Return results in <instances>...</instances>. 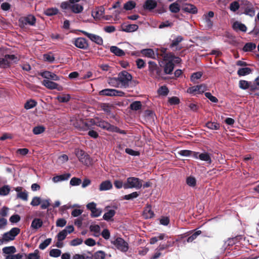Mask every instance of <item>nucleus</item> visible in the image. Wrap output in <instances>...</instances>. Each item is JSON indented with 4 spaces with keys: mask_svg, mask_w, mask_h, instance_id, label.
I'll return each instance as SVG.
<instances>
[{
    "mask_svg": "<svg viewBox=\"0 0 259 259\" xmlns=\"http://www.w3.org/2000/svg\"><path fill=\"white\" fill-rule=\"evenodd\" d=\"M182 10L185 12L192 14H196L198 12V9L196 6L192 4L182 3Z\"/></svg>",
    "mask_w": 259,
    "mask_h": 259,
    "instance_id": "15",
    "label": "nucleus"
},
{
    "mask_svg": "<svg viewBox=\"0 0 259 259\" xmlns=\"http://www.w3.org/2000/svg\"><path fill=\"white\" fill-rule=\"evenodd\" d=\"M148 71L149 75L153 78L160 79L162 77V69L153 61L148 62Z\"/></svg>",
    "mask_w": 259,
    "mask_h": 259,
    "instance_id": "2",
    "label": "nucleus"
},
{
    "mask_svg": "<svg viewBox=\"0 0 259 259\" xmlns=\"http://www.w3.org/2000/svg\"><path fill=\"white\" fill-rule=\"evenodd\" d=\"M74 45L79 49H86L88 47V44L86 39L82 37H78L74 41Z\"/></svg>",
    "mask_w": 259,
    "mask_h": 259,
    "instance_id": "17",
    "label": "nucleus"
},
{
    "mask_svg": "<svg viewBox=\"0 0 259 259\" xmlns=\"http://www.w3.org/2000/svg\"><path fill=\"white\" fill-rule=\"evenodd\" d=\"M70 176L71 175L70 174L66 173L54 177L52 179V180L54 183H58L68 180L70 177Z\"/></svg>",
    "mask_w": 259,
    "mask_h": 259,
    "instance_id": "23",
    "label": "nucleus"
},
{
    "mask_svg": "<svg viewBox=\"0 0 259 259\" xmlns=\"http://www.w3.org/2000/svg\"><path fill=\"white\" fill-rule=\"evenodd\" d=\"M41 198L39 197L35 196L32 198L30 202V205L33 206H37L41 203Z\"/></svg>",
    "mask_w": 259,
    "mask_h": 259,
    "instance_id": "62",
    "label": "nucleus"
},
{
    "mask_svg": "<svg viewBox=\"0 0 259 259\" xmlns=\"http://www.w3.org/2000/svg\"><path fill=\"white\" fill-rule=\"evenodd\" d=\"M140 195V192H134L131 194L125 195L123 196V199L128 200L137 198Z\"/></svg>",
    "mask_w": 259,
    "mask_h": 259,
    "instance_id": "46",
    "label": "nucleus"
},
{
    "mask_svg": "<svg viewBox=\"0 0 259 259\" xmlns=\"http://www.w3.org/2000/svg\"><path fill=\"white\" fill-rule=\"evenodd\" d=\"M157 2L155 0H146L143 5L145 10L151 11L157 6Z\"/></svg>",
    "mask_w": 259,
    "mask_h": 259,
    "instance_id": "20",
    "label": "nucleus"
},
{
    "mask_svg": "<svg viewBox=\"0 0 259 259\" xmlns=\"http://www.w3.org/2000/svg\"><path fill=\"white\" fill-rule=\"evenodd\" d=\"M42 84L50 90H58V84L52 80H44L42 82Z\"/></svg>",
    "mask_w": 259,
    "mask_h": 259,
    "instance_id": "22",
    "label": "nucleus"
},
{
    "mask_svg": "<svg viewBox=\"0 0 259 259\" xmlns=\"http://www.w3.org/2000/svg\"><path fill=\"white\" fill-rule=\"evenodd\" d=\"M2 250L3 253L7 254L14 253L16 252V249L14 246L5 247Z\"/></svg>",
    "mask_w": 259,
    "mask_h": 259,
    "instance_id": "41",
    "label": "nucleus"
},
{
    "mask_svg": "<svg viewBox=\"0 0 259 259\" xmlns=\"http://www.w3.org/2000/svg\"><path fill=\"white\" fill-rule=\"evenodd\" d=\"M40 208L42 209H47L50 205V199H44L41 200Z\"/></svg>",
    "mask_w": 259,
    "mask_h": 259,
    "instance_id": "60",
    "label": "nucleus"
},
{
    "mask_svg": "<svg viewBox=\"0 0 259 259\" xmlns=\"http://www.w3.org/2000/svg\"><path fill=\"white\" fill-rule=\"evenodd\" d=\"M169 91L166 86H162L158 90V93L160 95L166 96L168 94Z\"/></svg>",
    "mask_w": 259,
    "mask_h": 259,
    "instance_id": "58",
    "label": "nucleus"
},
{
    "mask_svg": "<svg viewBox=\"0 0 259 259\" xmlns=\"http://www.w3.org/2000/svg\"><path fill=\"white\" fill-rule=\"evenodd\" d=\"M183 40L182 36L179 35L177 36L174 39L172 40L171 44L170 45V47L173 48L176 47V50H180L181 48L178 47L179 44Z\"/></svg>",
    "mask_w": 259,
    "mask_h": 259,
    "instance_id": "27",
    "label": "nucleus"
},
{
    "mask_svg": "<svg viewBox=\"0 0 259 259\" xmlns=\"http://www.w3.org/2000/svg\"><path fill=\"white\" fill-rule=\"evenodd\" d=\"M51 241V238H47L39 245V248L41 250L45 249L50 244Z\"/></svg>",
    "mask_w": 259,
    "mask_h": 259,
    "instance_id": "51",
    "label": "nucleus"
},
{
    "mask_svg": "<svg viewBox=\"0 0 259 259\" xmlns=\"http://www.w3.org/2000/svg\"><path fill=\"white\" fill-rule=\"evenodd\" d=\"M82 33L87 36L91 40L95 42L98 45H102L103 44V40L102 38L96 34L90 33L85 31H82Z\"/></svg>",
    "mask_w": 259,
    "mask_h": 259,
    "instance_id": "13",
    "label": "nucleus"
},
{
    "mask_svg": "<svg viewBox=\"0 0 259 259\" xmlns=\"http://www.w3.org/2000/svg\"><path fill=\"white\" fill-rule=\"evenodd\" d=\"M59 10L56 8H48L44 11V14L48 16H52L58 14Z\"/></svg>",
    "mask_w": 259,
    "mask_h": 259,
    "instance_id": "36",
    "label": "nucleus"
},
{
    "mask_svg": "<svg viewBox=\"0 0 259 259\" xmlns=\"http://www.w3.org/2000/svg\"><path fill=\"white\" fill-rule=\"evenodd\" d=\"M70 99L69 95H60L57 97L58 100L61 103H67Z\"/></svg>",
    "mask_w": 259,
    "mask_h": 259,
    "instance_id": "52",
    "label": "nucleus"
},
{
    "mask_svg": "<svg viewBox=\"0 0 259 259\" xmlns=\"http://www.w3.org/2000/svg\"><path fill=\"white\" fill-rule=\"evenodd\" d=\"M201 233V231L200 230H197L193 233L190 236H189L187 239V242H192L193 240H194Z\"/></svg>",
    "mask_w": 259,
    "mask_h": 259,
    "instance_id": "54",
    "label": "nucleus"
},
{
    "mask_svg": "<svg viewBox=\"0 0 259 259\" xmlns=\"http://www.w3.org/2000/svg\"><path fill=\"white\" fill-rule=\"evenodd\" d=\"M90 230L93 232V236L98 237L101 235V228L98 225H91L90 227Z\"/></svg>",
    "mask_w": 259,
    "mask_h": 259,
    "instance_id": "30",
    "label": "nucleus"
},
{
    "mask_svg": "<svg viewBox=\"0 0 259 259\" xmlns=\"http://www.w3.org/2000/svg\"><path fill=\"white\" fill-rule=\"evenodd\" d=\"M76 155L79 160L86 165L91 164V161L89 156L85 153L82 150H78L76 152Z\"/></svg>",
    "mask_w": 259,
    "mask_h": 259,
    "instance_id": "12",
    "label": "nucleus"
},
{
    "mask_svg": "<svg viewBox=\"0 0 259 259\" xmlns=\"http://www.w3.org/2000/svg\"><path fill=\"white\" fill-rule=\"evenodd\" d=\"M112 188V184L110 181H105L100 185L99 190L101 191H107Z\"/></svg>",
    "mask_w": 259,
    "mask_h": 259,
    "instance_id": "29",
    "label": "nucleus"
},
{
    "mask_svg": "<svg viewBox=\"0 0 259 259\" xmlns=\"http://www.w3.org/2000/svg\"><path fill=\"white\" fill-rule=\"evenodd\" d=\"M110 52L118 57L123 56L125 55L124 51L116 46H111Z\"/></svg>",
    "mask_w": 259,
    "mask_h": 259,
    "instance_id": "32",
    "label": "nucleus"
},
{
    "mask_svg": "<svg viewBox=\"0 0 259 259\" xmlns=\"http://www.w3.org/2000/svg\"><path fill=\"white\" fill-rule=\"evenodd\" d=\"M115 214V211L114 209H110L104 213L103 216V218L106 221H109L112 220Z\"/></svg>",
    "mask_w": 259,
    "mask_h": 259,
    "instance_id": "35",
    "label": "nucleus"
},
{
    "mask_svg": "<svg viewBox=\"0 0 259 259\" xmlns=\"http://www.w3.org/2000/svg\"><path fill=\"white\" fill-rule=\"evenodd\" d=\"M195 151H192L188 150H183L179 152V154L182 156L188 157L191 156L193 157V153Z\"/></svg>",
    "mask_w": 259,
    "mask_h": 259,
    "instance_id": "61",
    "label": "nucleus"
},
{
    "mask_svg": "<svg viewBox=\"0 0 259 259\" xmlns=\"http://www.w3.org/2000/svg\"><path fill=\"white\" fill-rule=\"evenodd\" d=\"M213 16L214 13L212 11H209L208 13L203 15L202 21L206 29H210L212 27L213 22L210 18Z\"/></svg>",
    "mask_w": 259,
    "mask_h": 259,
    "instance_id": "11",
    "label": "nucleus"
},
{
    "mask_svg": "<svg viewBox=\"0 0 259 259\" xmlns=\"http://www.w3.org/2000/svg\"><path fill=\"white\" fill-rule=\"evenodd\" d=\"M187 92L191 95L199 94V88L198 87V85L189 88L187 90Z\"/></svg>",
    "mask_w": 259,
    "mask_h": 259,
    "instance_id": "57",
    "label": "nucleus"
},
{
    "mask_svg": "<svg viewBox=\"0 0 259 259\" xmlns=\"http://www.w3.org/2000/svg\"><path fill=\"white\" fill-rule=\"evenodd\" d=\"M184 0H177L176 2L170 4L169 6V11L173 13H177L180 10V6L179 4L182 5Z\"/></svg>",
    "mask_w": 259,
    "mask_h": 259,
    "instance_id": "19",
    "label": "nucleus"
},
{
    "mask_svg": "<svg viewBox=\"0 0 259 259\" xmlns=\"http://www.w3.org/2000/svg\"><path fill=\"white\" fill-rule=\"evenodd\" d=\"M175 64L171 59L166 62L164 66V72L165 74H171L174 70Z\"/></svg>",
    "mask_w": 259,
    "mask_h": 259,
    "instance_id": "18",
    "label": "nucleus"
},
{
    "mask_svg": "<svg viewBox=\"0 0 259 259\" xmlns=\"http://www.w3.org/2000/svg\"><path fill=\"white\" fill-rule=\"evenodd\" d=\"M20 232V229L19 228L14 227L9 231L4 233L2 238L0 239V245L14 240Z\"/></svg>",
    "mask_w": 259,
    "mask_h": 259,
    "instance_id": "1",
    "label": "nucleus"
},
{
    "mask_svg": "<svg viewBox=\"0 0 259 259\" xmlns=\"http://www.w3.org/2000/svg\"><path fill=\"white\" fill-rule=\"evenodd\" d=\"M112 243L116 248L122 252H125L128 250V245L122 238L118 237Z\"/></svg>",
    "mask_w": 259,
    "mask_h": 259,
    "instance_id": "9",
    "label": "nucleus"
},
{
    "mask_svg": "<svg viewBox=\"0 0 259 259\" xmlns=\"http://www.w3.org/2000/svg\"><path fill=\"white\" fill-rule=\"evenodd\" d=\"M40 75L45 78L44 80L57 81L60 79V77L55 73L49 71H43L40 73Z\"/></svg>",
    "mask_w": 259,
    "mask_h": 259,
    "instance_id": "14",
    "label": "nucleus"
},
{
    "mask_svg": "<svg viewBox=\"0 0 259 259\" xmlns=\"http://www.w3.org/2000/svg\"><path fill=\"white\" fill-rule=\"evenodd\" d=\"M61 250L59 249H52L50 251L49 255L51 257H58L61 254Z\"/></svg>",
    "mask_w": 259,
    "mask_h": 259,
    "instance_id": "49",
    "label": "nucleus"
},
{
    "mask_svg": "<svg viewBox=\"0 0 259 259\" xmlns=\"http://www.w3.org/2000/svg\"><path fill=\"white\" fill-rule=\"evenodd\" d=\"M38 250L36 249L32 253H29L25 259H39Z\"/></svg>",
    "mask_w": 259,
    "mask_h": 259,
    "instance_id": "55",
    "label": "nucleus"
},
{
    "mask_svg": "<svg viewBox=\"0 0 259 259\" xmlns=\"http://www.w3.org/2000/svg\"><path fill=\"white\" fill-rule=\"evenodd\" d=\"M139 28L137 24H128L122 27V30L126 32H132L136 31Z\"/></svg>",
    "mask_w": 259,
    "mask_h": 259,
    "instance_id": "31",
    "label": "nucleus"
},
{
    "mask_svg": "<svg viewBox=\"0 0 259 259\" xmlns=\"http://www.w3.org/2000/svg\"><path fill=\"white\" fill-rule=\"evenodd\" d=\"M81 183V180L79 178L76 177L72 178L70 181V184L72 186L79 185Z\"/></svg>",
    "mask_w": 259,
    "mask_h": 259,
    "instance_id": "63",
    "label": "nucleus"
},
{
    "mask_svg": "<svg viewBox=\"0 0 259 259\" xmlns=\"http://www.w3.org/2000/svg\"><path fill=\"white\" fill-rule=\"evenodd\" d=\"M17 61V58L14 55H6L4 58H0V67L6 68L13 62Z\"/></svg>",
    "mask_w": 259,
    "mask_h": 259,
    "instance_id": "6",
    "label": "nucleus"
},
{
    "mask_svg": "<svg viewBox=\"0 0 259 259\" xmlns=\"http://www.w3.org/2000/svg\"><path fill=\"white\" fill-rule=\"evenodd\" d=\"M96 125L105 130H106L108 132H112L113 130V126L111 125L110 123L103 120H98L96 123Z\"/></svg>",
    "mask_w": 259,
    "mask_h": 259,
    "instance_id": "16",
    "label": "nucleus"
},
{
    "mask_svg": "<svg viewBox=\"0 0 259 259\" xmlns=\"http://www.w3.org/2000/svg\"><path fill=\"white\" fill-rule=\"evenodd\" d=\"M186 184L191 187H194L196 185V180L193 176L188 177L186 179Z\"/></svg>",
    "mask_w": 259,
    "mask_h": 259,
    "instance_id": "42",
    "label": "nucleus"
},
{
    "mask_svg": "<svg viewBox=\"0 0 259 259\" xmlns=\"http://www.w3.org/2000/svg\"><path fill=\"white\" fill-rule=\"evenodd\" d=\"M142 56L150 58H155V55L154 51L151 49H145L141 51Z\"/></svg>",
    "mask_w": 259,
    "mask_h": 259,
    "instance_id": "24",
    "label": "nucleus"
},
{
    "mask_svg": "<svg viewBox=\"0 0 259 259\" xmlns=\"http://www.w3.org/2000/svg\"><path fill=\"white\" fill-rule=\"evenodd\" d=\"M232 28L236 31L239 30L245 32L247 30L245 25L238 21H236L233 24Z\"/></svg>",
    "mask_w": 259,
    "mask_h": 259,
    "instance_id": "21",
    "label": "nucleus"
},
{
    "mask_svg": "<svg viewBox=\"0 0 259 259\" xmlns=\"http://www.w3.org/2000/svg\"><path fill=\"white\" fill-rule=\"evenodd\" d=\"M230 9L231 11L235 12L240 8V5L237 1H234L230 4Z\"/></svg>",
    "mask_w": 259,
    "mask_h": 259,
    "instance_id": "56",
    "label": "nucleus"
},
{
    "mask_svg": "<svg viewBox=\"0 0 259 259\" xmlns=\"http://www.w3.org/2000/svg\"><path fill=\"white\" fill-rule=\"evenodd\" d=\"M70 10L75 14L81 13L83 10V7L79 4H71Z\"/></svg>",
    "mask_w": 259,
    "mask_h": 259,
    "instance_id": "28",
    "label": "nucleus"
},
{
    "mask_svg": "<svg viewBox=\"0 0 259 259\" xmlns=\"http://www.w3.org/2000/svg\"><path fill=\"white\" fill-rule=\"evenodd\" d=\"M136 4L134 1H129L124 4L123 9L126 11L132 10L136 7Z\"/></svg>",
    "mask_w": 259,
    "mask_h": 259,
    "instance_id": "40",
    "label": "nucleus"
},
{
    "mask_svg": "<svg viewBox=\"0 0 259 259\" xmlns=\"http://www.w3.org/2000/svg\"><path fill=\"white\" fill-rule=\"evenodd\" d=\"M28 194L26 190H24L21 193L17 194V198H19L23 201H27L28 200Z\"/></svg>",
    "mask_w": 259,
    "mask_h": 259,
    "instance_id": "48",
    "label": "nucleus"
},
{
    "mask_svg": "<svg viewBox=\"0 0 259 259\" xmlns=\"http://www.w3.org/2000/svg\"><path fill=\"white\" fill-rule=\"evenodd\" d=\"M251 82L244 80H241L239 82V87L243 90H246L250 87Z\"/></svg>",
    "mask_w": 259,
    "mask_h": 259,
    "instance_id": "44",
    "label": "nucleus"
},
{
    "mask_svg": "<svg viewBox=\"0 0 259 259\" xmlns=\"http://www.w3.org/2000/svg\"><path fill=\"white\" fill-rule=\"evenodd\" d=\"M101 109L107 114L111 112V106L108 103H101L100 104Z\"/></svg>",
    "mask_w": 259,
    "mask_h": 259,
    "instance_id": "53",
    "label": "nucleus"
},
{
    "mask_svg": "<svg viewBox=\"0 0 259 259\" xmlns=\"http://www.w3.org/2000/svg\"><path fill=\"white\" fill-rule=\"evenodd\" d=\"M240 8L244 10L243 14L251 17L255 15V11L253 5L247 1H243L241 2Z\"/></svg>",
    "mask_w": 259,
    "mask_h": 259,
    "instance_id": "5",
    "label": "nucleus"
},
{
    "mask_svg": "<svg viewBox=\"0 0 259 259\" xmlns=\"http://www.w3.org/2000/svg\"><path fill=\"white\" fill-rule=\"evenodd\" d=\"M43 224V222L40 219H34L31 224V227L34 229H38L40 228Z\"/></svg>",
    "mask_w": 259,
    "mask_h": 259,
    "instance_id": "33",
    "label": "nucleus"
},
{
    "mask_svg": "<svg viewBox=\"0 0 259 259\" xmlns=\"http://www.w3.org/2000/svg\"><path fill=\"white\" fill-rule=\"evenodd\" d=\"M36 104L37 103L34 100H30L25 104L24 108L27 110L30 109L34 107Z\"/></svg>",
    "mask_w": 259,
    "mask_h": 259,
    "instance_id": "50",
    "label": "nucleus"
},
{
    "mask_svg": "<svg viewBox=\"0 0 259 259\" xmlns=\"http://www.w3.org/2000/svg\"><path fill=\"white\" fill-rule=\"evenodd\" d=\"M106 253L102 250H99L95 252L93 255L94 259H105L106 257Z\"/></svg>",
    "mask_w": 259,
    "mask_h": 259,
    "instance_id": "45",
    "label": "nucleus"
},
{
    "mask_svg": "<svg viewBox=\"0 0 259 259\" xmlns=\"http://www.w3.org/2000/svg\"><path fill=\"white\" fill-rule=\"evenodd\" d=\"M67 234L66 233V231L62 230L57 235V240L60 241H63L67 236Z\"/></svg>",
    "mask_w": 259,
    "mask_h": 259,
    "instance_id": "64",
    "label": "nucleus"
},
{
    "mask_svg": "<svg viewBox=\"0 0 259 259\" xmlns=\"http://www.w3.org/2000/svg\"><path fill=\"white\" fill-rule=\"evenodd\" d=\"M10 192V187L9 185H5L0 188V195L7 196Z\"/></svg>",
    "mask_w": 259,
    "mask_h": 259,
    "instance_id": "43",
    "label": "nucleus"
},
{
    "mask_svg": "<svg viewBox=\"0 0 259 259\" xmlns=\"http://www.w3.org/2000/svg\"><path fill=\"white\" fill-rule=\"evenodd\" d=\"M45 130V128L43 126H35L33 128V133L34 135H39L42 133Z\"/></svg>",
    "mask_w": 259,
    "mask_h": 259,
    "instance_id": "59",
    "label": "nucleus"
},
{
    "mask_svg": "<svg viewBox=\"0 0 259 259\" xmlns=\"http://www.w3.org/2000/svg\"><path fill=\"white\" fill-rule=\"evenodd\" d=\"M99 95L101 96H118L123 97L124 96V93L122 91L117 90L115 89H105L99 92Z\"/></svg>",
    "mask_w": 259,
    "mask_h": 259,
    "instance_id": "8",
    "label": "nucleus"
},
{
    "mask_svg": "<svg viewBox=\"0 0 259 259\" xmlns=\"http://www.w3.org/2000/svg\"><path fill=\"white\" fill-rule=\"evenodd\" d=\"M105 9L103 7H98L95 11L92 12V16L96 18L100 19L104 14Z\"/></svg>",
    "mask_w": 259,
    "mask_h": 259,
    "instance_id": "26",
    "label": "nucleus"
},
{
    "mask_svg": "<svg viewBox=\"0 0 259 259\" xmlns=\"http://www.w3.org/2000/svg\"><path fill=\"white\" fill-rule=\"evenodd\" d=\"M256 48V45L253 42H247L245 44L243 48L244 52H251Z\"/></svg>",
    "mask_w": 259,
    "mask_h": 259,
    "instance_id": "37",
    "label": "nucleus"
},
{
    "mask_svg": "<svg viewBox=\"0 0 259 259\" xmlns=\"http://www.w3.org/2000/svg\"><path fill=\"white\" fill-rule=\"evenodd\" d=\"M108 83L111 87L120 88V84L118 81L117 76L116 77L109 78L108 79Z\"/></svg>",
    "mask_w": 259,
    "mask_h": 259,
    "instance_id": "34",
    "label": "nucleus"
},
{
    "mask_svg": "<svg viewBox=\"0 0 259 259\" xmlns=\"http://www.w3.org/2000/svg\"><path fill=\"white\" fill-rule=\"evenodd\" d=\"M142 180L136 177H129L127 178L124 186V189L135 188L140 189L142 187Z\"/></svg>",
    "mask_w": 259,
    "mask_h": 259,
    "instance_id": "4",
    "label": "nucleus"
},
{
    "mask_svg": "<svg viewBox=\"0 0 259 259\" xmlns=\"http://www.w3.org/2000/svg\"><path fill=\"white\" fill-rule=\"evenodd\" d=\"M211 156V154L210 153L206 151H204L202 153L194 152V153H193V158L204 161L206 164H210L212 163Z\"/></svg>",
    "mask_w": 259,
    "mask_h": 259,
    "instance_id": "7",
    "label": "nucleus"
},
{
    "mask_svg": "<svg viewBox=\"0 0 259 259\" xmlns=\"http://www.w3.org/2000/svg\"><path fill=\"white\" fill-rule=\"evenodd\" d=\"M206 127L212 130H218L220 127V125L219 123L215 122H207L205 124Z\"/></svg>",
    "mask_w": 259,
    "mask_h": 259,
    "instance_id": "38",
    "label": "nucleus"
},
{
    "mask_svg": "<svg viewBox=\"0 0 259 259\" xmlns=\"http://www.w3.org/2000/svg\"><path fill=\"white\" fill-rule=\"evenodd\" d=\"M118 79L120 84V88H127L132 79V75L126 71L119 72L117 75Z\"/></svg>",
    "mask_w": 259,
    "mask_h": 259,
    "instance_id": "3",
    "label": "nucleus"
},
{
    "mask_svg": "<svg viewBox=\"0 0 259 259\" xmlns=\"http://www.w3.org/2000/svg\"><path fill=\"white\" fill-rule=\"evenodd\" d=\"M142 108V104L140 101H135L130 105V108L132 110L137 111L141 109Z\"/></svg>",
    "mask_w": 259,
    "mask_h": 259,
    "instance_id": "47",
    "label": "nucleus"
},
{
    "mask_svg": "<svg viewBox=\"0 0 259 259\" xmlns=\"http://www.w3.org/2000/svg\"><path fill=\"white\" fill-rule=\"evenodd\" d=\"M19 22L21 27H24L27 25L34 26L36 23V18L33 15H29L26 17L20 18Z\"/></svg>",
    "mask_w": 259,
    "mask_h": 259,
    "instance_id": "10",
    "label": "nucleus"
},
{
    "mask_svg": "<svg viewBox=\"0 0 259 259\" xmlns=\"http://www.w3.org/2000/svg\"><path fill=\"white\" fill-rule=\"evenodd\" d=\"M251 69L249 67L239 68L237 71V74L239 76H244L250 74Z\"/></svg>",
    "mask_w": 259,
    "mask_h": 259,
    "instance_id": "39",
    "label": "nucleus"
},
{
    "mask_svg": "<svg viewBox=\"0 0 259 259\" xmlns=\"http://www.w3.org/2000/svg\"><path fill=\"white\" fill-rule=\"evenodd\" d=\"M143 215L146 219H151L154 217V213L151 210V207L150 205H148L145 208Z\"/></svg>",
    "mask_w": 259,
    "mask_h": 259,
    "instance_id": "25",
    "label": "nucleus"
}]
</instances>
